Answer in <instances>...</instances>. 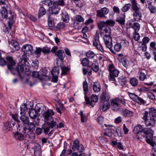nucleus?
Listing matches in <instances>:
<instances>
[{"label":"nucleus","mask_w":156,"mask_h":156,"mask_svg":"<svg viewBox=\"0 0 156 156\" xmlns=\"http://www.w3.org/2000/svg\"><path fill=\"white\" fill-rule=\"evenodd\" d=\"M65 5L64 0H57L54 2L51 9L53 14H57L60 9V6H63Z\"/></svg>","instance_id":"5"},{"label":"nucleus","mask_w":156,"mask_h":156,"mask_svg":"<svg viewBox=\"0 0 156 156\" xmlns=\"http://www.w3.org/2000/svg\"><path fill=\"white\" fill-rule=\"evenodd\" d=\"M110 104L108 102H103L101 101L100 104V108L103 111H105L110 108Z\"/></svg>","instance_id":"18"},{"label":"nucleus","mask_w":156,"mask_h":156,"mask_svg":"<svg viewBox=\"0 0 156 156\" xmlns=\"http://www.w3.org/2000/svg\"><path fill=\"white\" fill-rule=\"evenodd\" d=\"M111 104L112 107V108L114 110H118L120 107V100L117 98L113 99L111 101Z\"/></svg>","instance_id":"12"},{"label":"nucleus","mask_w":156,"mask_h":156,"mask_svg":"<svg viewBox=\"0 0 156 156\" xmlns=\"http://www.w3.org/2000/svg\"><path fill=\"white\" fill-rule=\"evenodd\" d=\"M48 24L49 29L51 30L53 29L55 26V23L53 19L50 17H48Z\"/></svg>","instance_id":"33"},{"label":"nucleus","mask_w":156,"mask_h":156,"mask_svg":"<svg viewBox=\"0 0 156 156\" xmlns=\"http://www.w3.org/2000/svg\"><path fill=\"white\" fill-rule=\"evenodd\" d=\"M153 132L152 131V136L146 137L145 138V140L147 143L154 147L155 145H156V137H153Z\"/></svg>","instance_id":"15"},{"label":"nucleus","mask_w":156,"mask_h":156,"mask_svg":"<svg viewBox=\"0 0 156 156\" xmlns=\"http://www.w3.org/2000/svg\"><path fill=\"white\" fill-rule=\"evenodd\" d=\"M26 125H27V128L25 126H22L21 127L24 129H27L29 131L33 133L34 134L33 132V131L35 129V125L32 122H29V123L27 124Z\"/></svg>","instance_id":"23"},{"label":"nucleus","mask_w":156,"mask_h":156,"mask_svg":"<svg viewBox=\"0 0 156 156\" xmlns=\"http://www.w3.org/2000/svg\"><path fill=\"white\" fill-rule=\"evenodd\" d=\"M133 20L135 21H139L141 20V14L139 11H135L133 14Z\"/></svg>","instance_id":"21"},{"label":"nucleus","mask_w":156,"mask_h":156,"mask_svg":"<svg viewBox=\"0 0 156 156\" xmlns=\"http://www.w3.org/2000/svg\"><path fill=\"white\" fill-rule=\"evenodd\" d=\"M29 105H27L26 103L22 104L20 106V114L21 115H25L28 109H30V107L28 106Z\"/></svg>","instance_id":"19"},{"label":"nucleus","mask_w":156,"mask_h":156,"mask_svg":"<svg viewBox=\"0 0 156 156\" xmlns=\"http://www.w3.org/2000/svg\"><path fill=\"white\" fill-rule=\"evenodd\" d=\"M134 132L137 134L138 138L142 139L144 137L152 136V130L150 128H143L140 125L135 126L134 129Z\"/></svg>","instance_id":"2"},{"label":"nucleus","mask_w":156,"mask_h":156,"mask_svg":"<svg viewBox=\"0 0 156 156\" xmlns=\"http://www.w3.org/2000/svg\"><path fill=\"white\" fill-rule=\"evenodd\" d=\"M97 119L98 123L101 124L103 122L104 118L102 116H100L97 118Z\"/></svg>","instance_id":"64"},{"label":"nucleus","mask_w":156,"mask_h":156,"mask_svg":"<svg viewBox=\"0 0 156 156\" xmlns=\"http://www.w3.org/2000/svg\"><path fill=\"white\" fill-rule=\"evenodd\" d=\"M108 67L110 75L109 80L114 81L115 80V77L118 76L119 72L115 68L113 64H109Z\"/></svg>","instance_id":"6"},{"label":"nucleus","mask_w":156,"mask_h":156,"mask_svg":"<svg viewBox=\"0 0 156 156\" xmlns=\"http://www.w3.org/2000/svg\"><path fill=\"white\" fill-rule=\"evenodd\" d=\"M132 4V9L135 11H139V9L138 7L137 3L135 0H131Z\"/></svg>","instance_id":"32"},{"label":"nucleus","mask_w":156,"mask_h":156,"mask_svg":"<svg viewBox=\"0 0 156 156\" xmlns=\"http://www.w3.org/2000/svg\"><path fill=\"white\" fill-rule=\"evenodd\" d=\"M8 11L7 12L6 9L4 7H3L2 8L1 11V14L2 17L3 18H6L7 15L8 13Z\"/></svg>","instance_id":"40"},{"label":"nucleus","mask_w":156,"mask_h":156,"mask_svg":"<svg viewBox=\"0 0 156 156\" xmlns=\"http://www.w3.org/2000/svg\"><path fill=\"white\" fill-rule=\"evenodd\" d=\"M147 8L149 9L151 13L154 14L156 12L155 7L152 5H148Z\"/></svg>","instance_id":"44"},{"label":"nucleus","mask_w":156,"mask_h":156,"mask_svg":"<svg viewBox=\"0 0 156 156\" xmlns=\"http://www.w3.org/2000/svg\"><path fill=\"white\" fill-rule=\"evenodd\" d=\"M103 39L106 47L108 48L110 51L112 53H114L112 48V37L109 36H103Z\"/></svg>","instance_id":"9"},{"label":"nucleus","mask_w":156,"mask_h":156,"mask_svg":"<svg viewBox=\"0 0 156 156\" xmlns=\"http://www.w3.org/2000/svg\"><path fill=\"white\" fill-rule=\"evenodd\" d=\"M125 14L123 16L119 17L116 20V22H118L120 25H123L125 24Z\"/></svg>","instance_id":"36"},{"label":"nucleus","mask_w":156,"mask_h":156,"mask_svg":"<svg viewBox=\"0 0 156 156\" xmlns=\"http://www.w3.org/2000/svg\"><path fill=\"white\" fill-rule=\"evenodd\" d=\"M95 54L94 52L91 51H88L86 53V56L87 57L90 58L92 59L95 56Z\"/></svg>","instance_id":"47"},{"label":"nucleus","mask_w":156,"mask_h":156,"mask_svg":"<svg viewBox=\"0 0 156 156\" xmlns=\"http://www.w3.org/2000/svg\"><path fill=\"white\" fill-rule=\"evenodd\" d=\"M93 45L95 47L97 48L101 52H104L101 45L100 44L99 40L94 39L93 40Z\"/></svg>","instance_id":"20"},{"label":"nucleus","mask_w":156,"mask_h":156,"mask_svg":"<svg viewBox=\"0 0 156 156\" xmlns=\"http://www.w3.org/2000/svg\"><path fill=\"white\" fill-rule=\"evenodd\" d=\"M110 98L109 95V94L106 92H104L101 95V100L102 101L104 102H107Z\"/></svg>","instance_id":"26"},{"label":"nucleus","mask_w":156,"mask_h":156,"mask_svg":"<svg viewBox=\"0 0 156 156\" xmlns=\"http://www.w3.org/2000/svg\"><path fill=\"white\" fill-rule=\"evenodd\" d=\"M148 114L149 116H151L154 119L156 117V109L153 108H151L149 110Z\"/></svg>","instance_id":"35"},{"label":"nucleus","mask_w":156,"mask_h":156,"mask_svg":"<svg viewBox=\"0 0 156 156\" xmlns=\"http://www.w3.org/2000/svg\"><path fill=\"white\" fill-rule=\"evenodd\" d=\"M140 105L144 104L145 103V101L142 98L139 97H137V98L135 101Z\"/></svg>","instance_id":"58"},{"label":"nucleus","mask_w":156,"mask_h":156,"mask_svg":"<svg viewBox=\"0 0 156 156\" xmlns=\"http://www.w3.org/2000/svg\"><path fill=\"white\" fill-rule=\"evenodd\" d=\"M41 49L43 53L45 54L49 53L50 52L51 49L48 47H45L41 48Z\"/></svg>","instance_id":"56"},{"label":"nucleus","mask_w":156,"mask_h":156,"mask_svg":"<svg viewBox=\"0 0 156 156\" xmlns=\"http://www.w3.org/2000/svg\"><path fill=\"white\" fill-rule=\"evenodd\" d=\"M137 32H134V33L133 38L136 41L139 40L140 37L139 34L137 33Z\"/></svg>","instance_id":"60"},{"label":"nucleus","mask_w":156,"mask_h":156,"mask_svg":"<svg viewBox=\"0 0 156 156\" xmlns=\"http://www.w3.org/2000/svg\"><path fill=\"white\" fill-rule=\"evenodd\" d=\"M4 128L7 130H10L11 129V125L9 122H6L4 124Z\"/></svg>","instance_id":"61"},{"label":"nucleus","mask_w":156,"mask_h":156,"mask_svg":"<svg viewBox=\"0 0 156 156\" xmlns=\"http://www.w3.org/2000/svg\"><path fill=\"white\" fill-rule=\"evenodd\" d=\"M20 118L22 122L25 124L26 125L29 123V118L24 115H23L20 117Z\"/></svg>","instance_id":"38"},{"label":"nucleus","mask_w":156,"mask_h":156,"mask_svg":"<svg viewBox=\"0 0 156 156\" xmlns=\"http://www.w3.org/2000/svg\"><path fill=\"white\" fill-rule=\"evenodd\" d=\"M80 115L81 117V121L82 122H83L87 120L86 117L85 115H83V111L80 112Z\"/></svg>","instance_id":"59"},{"label":"nucleus","mask_w":156,"mask_h":156,"mask_svg":"<svg viewBox=\"0 0 156 156\" xmlns=\"http://www.w3.org/2000/svg\"><path fill=\"white\" fill-rule=\"evenodd\" d=\"M30 107H31V108L29 113V116L31 119H35L37 117V112L34 109L31 108L33 106V103L30 102Z\"/></svg>","instance_id":"16"},{"label":"nucleus","mask_w":156,"mask_h":156,"mask_svg":"<svg viewBox=\"0 0 156 156\" xmlns=\"http://www.w3.org/2000/svg\"><path fill=\"white\" fill-rule=\"evenodd\" d=\"M22 50L24 53L31 54L33 51L32 46L30 44H24L22 48Z\"/></svg>","instance_id":"14"},{"label":"nucleus","mask_w":156,"mask_h":156,"mask_svg":"<svg viewBox=\"0 0 156 156\" xmlns=\"http://www.w3.org/2000/svg\"><path fill=\"white\" fill-rule=\"evenodd\" d=\"M91 68L95 72H98L99 70V66L98 63L97 64L93 63L91 66Z\"/></svg>","instance_id":"55"},{"label":"nucleus","mask_w":156,"mask_h":156,"mask_svg":"<svg viewBox=\"0 0 156 156\" xmlns=\"http://www.w3.org/2000/svg\"><path fill=\"white\" fill-rule=\"evenodd\" d=\"M79 143V142L78 140H75L73 143V145L72 147V149L73 150L78 149L80 145Z\"/></svg>","instance_id":"43"},{"label":"nucleus","mask_w":156,"mask_h":156,"mask_svg":"<svg viewBox=\"0 0 156 156\" xmlns=\"http://www.w3.org/2000/svg\"><path fill=\"white\" fill-rule=\"evenodd\" d=\"M46 13L45 9L43 7H41L39 9L38 13V17L40 18L44 15Z\"/></svg>","instance_id":"39"},{"label":"nucleus","mask_w":156,"mask_h":156,"mask_svg":"<svg viewBox=\"0 0 156 156\" xmlns=\"http://www.w3.org/2000/svg\"><path fill=\"white\" fill-rule=\"evenodd\" d=\"M98 27L99 30H102L106 28L107 27H109L107 25L105 21H101L98 23Z\"/></svg>","instance_id":"30"},{"label":"nucleus","mask_w":156,"mask_h":156,"mask_svg":"<svg viewBox=\"0 0 156 156\" xmlns=\"http://www.w3.org/2000/svg\"><path fill=\"white\" fill-rule=\"evenodd\" d=\"M101 32L103 36H111V28L109 27H107L106 29L101 30Z\"/></svg>","instance_id":"24"},{"label":"nucleus","mask_w":156,"mask_h":156,"mask_svg":"<svg viewBox=\"0 0 156 156\" xmlns=\"http://www.w3.org/2000/svg\"><path fill=\"white\" fill-rule=\"evenodd\" d=\"M53 2H53L51 0H44L42 1V3L43 4L51 8L53 4Z\"/></svg>","instance_id":"41"},{"label":"nucleus","mask_w":156,"mask_h":156,"mask_svg":"<svg viewBox=\"0 0 156 156\" xmlns=\"http://www.w3.org/2000/svg\"><path fill=\"white\" fill-rule=\"evenodd\" d=\"M56 55L58 57L61 62L63 61L65 56L64 51L61 50L58 51L56 53Z\"/></svg>","instance_id":"27"},{"label":"nucleus","mask_w":156,"mask_h":156,"mask_svg":"<svg viewBox=\"0 0 156 156\" xmlns=\"http://www.w3.org/2000/svg\"><path fill=\"white\" fill-rule=\"evenodd\" d=\"M128 24L130 27L134 30V32H138L140 28V25L139 23L137 22L132 23L129 22Z\"/></svg>","instance_id":"17"},{"label":"nucleus","mask_w":156,"mask_h":156,"mask_svg":"<svg viewBox=\"0 0 156 156\" xmlns=\"http://www.w3.org/2000/svg\"><path fill=\"white\" fill-rule=\"evenodd\" d=\"M6 59L8 63L7 65V67L9 69L11 70L12 73L14 75L16 74L17 72H20L23 71L24 68L22 66L18 65L16 67V69H14V66H15L16 63L13 60L11 57H8Z\"/></svg>","instance_id":"4"},{"label":"nucleus","mask_w":156,"mask_h":156,"mask_svg":"<svg viewBox=\"0 0 156 156\" xmlns=\"http://www.w3.org/2000/svg\"><path fill=\"white\" fill-rule=\"evenodd\" d=\"M59 73V70L58 67H54L52 69L51 73L52 75V82L56 83L58 80V75Z\"/></svg>","instance_id":"13"},{"label":"nucleus","mask_w":156,"mask_h":156,"mask_svg":"<svg viewBox=\"0 0 156 156\" xmlns=\"http://www.w3.org/2000/svg\"><path fill=\"white\" fill-rule=\"evenodd\" d=\"M60 67L62 71L61 75L65 76L67 75L69 70V68L68 67L63 66H61Z\"/></svg>","instance_id":"34"},{"label":"nucleus","mask_w":156,"mask_h":156,"mask_svg":"<svg viewBox=\"0 0 156 156\" xmlns=\"http://www.w3.org/2000/svg\"><path fill=\"white\" fill-rule=\"evenodd\" d=\"M123 66L125 67H127L128 66L129 62L128 60L124 58H122L121 60Z\"/></svg>","instance_id":"54"},{"label":"nucleus","mask_w":156,"mask_h":156,"mask_svg":"<svg viewBox=\"0 0 156 156\" xmlns=\"http://www.w3.org/2000/svg\"><path fill=\"white\" fill-rule=\"evenodd\" d=\"M84 20V19L81 16L79 15H77L74 19L73 23L74 25L76 26L78 25L80 22H83Z\"/></svg>","instance_id":"25"},{"label":"nucleus","mask_w":156,"mask_h":156,"mask_svg":"<svg viewBox=\"0 0 156 156\" xmlns=\"http://www.w3.org/2000/svg\"><path fill=\"white\" fill-rule=\"evenodd\" d=\"M114 134L115 135H117L118 136H122V132L121 129L119 127H115V129H114Z\"/></svg>","instance_id":"42"},{"label":"nucleus","mask_w":156,"mask_h":156,"mask_svg":"<svg viewBox=\"0 0 156 156\" xmlns=\"http://www.w3.org/2000/svg\"><path fill=\"white\" fill-rule=\"evenodd\" d=\"M105 23L107 25H109L111 27L114 26L115 23V22L111 20H106Z\"/></svg>","instance_id":"49"},{"label":"nucleus","mask_w":156,"mask_h":156,"mask_svg":"<svg viewBox=\"0 0 156 156\" xmlns=\"http://www.w3.org/2000/svg\"><path fill=\"white\" fill-rule=\"evenodd\" d=\"M54 115L52 110L48 109L42 114V116L44 121L51 128H55V126L57 125L56 121H54L52 116Z\"/></svg>","instance_id":"3"},{"label":"nucleus","mask_w":156,"mask_h":156,"mask_svg":"<svg viewBox=\"0 0 156 156\" xmlns=\"http://www.w3.org/2000/svg\"><path fill=\"white\" fill-rule=\"evenodd\" d=\"M83 91L84 92V94L85 95L84 98L87 104L93 107L94 106V105H93L91 101H90L89 98L86 95V94L88 90V85L87 82L86 81H83Z\"/></svg>","instance_id":"10"},{"label":"nucleus","mask_w":156,"mask_h":156,"mask_svg":"<svg viewBox=\"0 0 156 156\" xmlns=\"http://www.w3.org/2000/svg\"><path fill=\"white\" fill-rule=\"evenodd\" d=\"M92 89L94 92L98 93L100 91L101 86L99 83H94L93 85Z\"/></svg>","instance_id":"29"},{"label":"nucleus","mask_w":156,"mask_h":156,"mask_svg":"<svg viewBox=\"0 0 156 156\" xmlns=\"http://www.w3.org/2000/svg\"><path fill=\"white\" fill-rule=\"evenodd\" d=\"M42 51L41 48H37L36 50L34 52L37 58L39 57Z\"/></svg>","instance_id":"45"},{"label":"nucleus","mask_w":156,"mask_h":156,"mask_svg":"<svg viewBox=\"0 0 156 156\" xmlns=\"http://www.w3.org/2000/svg\"><path fill=\"white\" fill-rule=\"evenodd\" d=\"M122 115L125 117H131L133 115V113L129 110L126 109L122 111Z\"/></svg>","instance_id":"31"},{"label":"nucleus","mask_w":156,"mask_h":156,"mask_svg":"<svg viewBox=\"0 0 156 156\" xmlns=\"http://www.w3.org/2000/svg\"><path fill=\"white\" fill-rule=\"evenodd\" d=\"M33 148L34 152L41 150V146L37 143L35 144Z\"/></svg>","instance_id":"57"},{"label":"nucleus","mask_w":156,"mask_h":156,"mask_svg":"<svg viewBox=\"0 0 156 156\" xmlns=\"http://www.w3.org/2000/svg\"><path fill=\"white\" fill-rule=\"evenodd\" d=\"M121 45L117 43L114 46V49L115 51L119 52L121 50Z\"/></svg>","instance_id":"50"},{"label":"nucleus","mask_w":156,"mask_h":156,"mask_svg":"<svg viewBox=\"0 0 156 156\" xmlns=\"http://www.w3.org/2000/svg\"><path fill=\"white\" fill-rule=\"evenodd\" d=\"M139 78L141 81H144L146 78V76L145 74L143 71L140 72L139 76Z\"/></svg>","instance_id":"46"},{"label":"nucleus","mask_w":156,"mask_h":156,"mask_svg":"<svg viewBox=\"0 0 156 156\" xmlns=\"http://www.w3.org/2000/svg\"><path fill=\"white\" fill-rule=\"evenodd\" d=\"M148 112L146 111L143 113V119L144 120L147 126H153L155 124L154 119L151 116H149Z\"/></svg>","instance_id":"7"},{"label":"nucleus","mask_w":156,"mask_h":156,"mask_svg":"<svg viewBox=\"0 0 156 156\" xmlns=\"http://www.w3.org/2000/svg\"><path fill=\"white\" fill-rule=\"evenodd\" d=\"M9 43L12 47H13L16 50H18L19 49V45L18 42L15 40H12Z\"/></svg>","instance_id":"28"},{"label":"nucleus","mask_w":156,"mask_h":156,"mask_svg":"<svg viewBox=\"0 0 156 156\" xmlns=\"http://www.w3.org/2000/svg\"><path fill=\"white\" fill-rule=\"evenodd\" d=\"M40 73L41 76H42L46 75V74L47 73V70L46 68H44L42 69Z\"/></svg>","instance_id":"62"},{"label":"nucleus","mask_w":156,"mask_h":156,"mask_svg":"<svg viewBox=\"0 0 156 156\" xmlns=\"http://www.w3.org/2000/svg\"><path fill=\"white\" fill-rule=\"evenodd\" d=\"M62 21L65 22V23H68L69 20V16L68 15H63L62 16Z\"/></svg>","instance_id":"63"},{"label":"nucleus","mask_w":156,"mask_h":156,"mask_svg":"<svg viewBox=\"0 0 156 156\" xmlns=\"http://www.w3.org/2000/svg\"><path fill=\"white\" fill-rule=\"evenodd\" d=\"M128 95L129 97L134 101H135L138 96L134 93L128 92Z\"/></svg>","instance_id":"53"},{"label":"nucleus","mask_w":156,"mask_h":156,"mask_svg":"<svg viewBox=\"0 0 156 156\" xmlns=\"http://www.w3.org/2000/svg\"><path fill=\"white\" fill-rule=\"evenodd\" d=\"M5 18H8L9 20L8 21L9 24H12L14 20V13L11 10H9Z\"/></svg>","instance_id":"22"},{"label":"nucleus","mask_w":156,"mask_h":156,"mask_svg":"<svg viewBox=\"0 0 156 156\" xmlns=\"http://www.w3.org/2000/svg\"><path fill=\"white\" fill-rule=\"evenodd\" d=\"M102 126L103 129L105 130L104 135L111 137L112 134H114V129H115V127L112 125H107L105 124Z\"/></svg>","instance_id":"8"},{"label":"nucleus","mask_w":156,"mask_h":156,"mask_svg":"<svg viewBox=\"0 0 156 156\" xmlns=\"http://www.w3.org/2000/svg\"><path fill=\"white\" fill-rule=\"evenodd\" d=\"M89 63V60L87 58H83L81 62L82 65L84 66H87L88 65Z\"/></svg>","instance_id":"51"},{"label":"nucleus","mask_w":156,"mask_h":156,"mask_svg":"<svg viewBox=\"0 0 156 156\" xmlns=\"http://www.w3.org/2000/svg\"><path fill=\"white\" fill-rule=\"evenodd\" d=\"M131 5L130 4H127L122 8L121 10L124 12H126L130 8Z\"/></svg>","instance_id":"48"},{"label":"nucleus","mask_w":156,"mask_h":156,"mask_svg":"<svg viewBox=\"0 0 156 156\" xmlns=\"http://www.w3.org/2000/svg\"><path fill=\"white\" fill-rule=\"evenodd\" d=\"M19 128L20 133H16L14 134V137L16 140L22 141L26 140L29 141L34 139V134L32 133L26 129H24L19 127L18 129Z\"/></svg>","instance_id":"1"},{"label":"nucleus","mask_w":156,"mask_h":156,"mask_svg":"<svg viewBox=\"0 0 156 156\" xmlns=\"http://www.w3.org/2000/svg\"><path fill=\"white\" fill-rule=\"evenodd\" d=\"M129 82L130 84L133 87L136 86L138 83V80L135 77L131 78Z\"/></svg>","instance_id":"37"},{"label":"nucleus","mask_w":156,"mask_h":156,"mask_svg":"<svg viewBox=\"0 0 156 156\" xmlns=\"http://www.w3.org/2000/svg\"><path fill=\"white\" fill-rule=\"evenodd\" d=\"M90 99L92 101L96 103L98 101V97L97 95L92 94L91 96Z\"/></svg>","instance_id":"52"},{"label":"nucleus","mask_w":156,"mask_h":156,"mask_svg":"<svg viewBox=\"0 0 156 156\" xmlns=\"http://www.w3.org/2000/svg\"><path fill=\"white\" fill-rule=\"evenodd\" d=\"M109 12V9L106 7H104L96 11L97 16L100 18L105 17V15L108 14Z\"/></svg>","instance_id":"11"}]
</instances>
